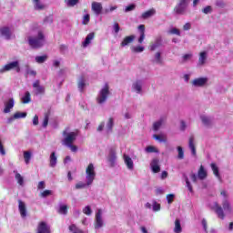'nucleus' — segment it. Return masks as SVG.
Returning <instances> with one entry per match:
<instances>
[{
    "mask_svg": "<svg viewBox=\"0 0 233 233\" xmlns=\"http://www.w3.org/2000/svg\"><path fill=\"white\" fill-rule=\"evenodd\" d=\"M124 162L128 170H134V160L127 154H124Z\"/></svg>",
    "mask_w": 233,
    "mask_h": 233,
    "instance_id": "obj_25",
    "label": "nucleus"
},
{
    "mask_svg": "<svg viewBox=\"0 0 233 233\" xmlns=\"http://www.w3.org/2000/svg\"><path fill=\"white\" fill-rule=\"evenodd\" d=\"M15 105V100H14V98H9L7 101L4 102V114H10Z\"/></svg>",
    "mask_w": 233,
    "mask_h": 233,
    "instance_id": "obj_15",
    "label": "nucleus"
},
{
    "mask_svg": "<svg viewBox=\"0 0 233 233\" xmlns=\"http://www.w3.org/2000/svg\"><path fill=\"white\" fill-rule=\"evenodd\" d=\"M153 212H159L161 210V204L157 203L156 200L152 201Z\"/></svg>",
    "mask_w": 233,
    "mask_h": 233,
    "instance_id": "obj_43",
    "label": "nucleus"
},
{
    "mask_svg": "<svg viewBox=\"0 0 233 233\" xmlns=\"http://www.w3.org/2000/svg\"><path fill=\"white\" fill-rule=\"evenodd\" d=\"M184 178H185V181H186V185L187 187V189L189 190V192L193 193L194 190L192 189V184H190V180H188V177L185 176L184 175Z\"/></svg>",
    "mask_w": 233,
    "mask_h": 233,
    "instance_id": "obj_51",
    "label": "nucleus"
},
{
    "mask_svg": "<svg viewBox=\"0 0 233 233\" xmlns=\"http://www.w3.org/2000/svg\"><path fill=\"white\" fill-rule=\"evenodd\" d=\"M134 39H136V35H131L129 36H126L124 40L121 42L120 46H128L130 43H134Z\"/></svg>",
    "mask_w": 233,
    "mask_h": 233,
    "instance_id": "obj_28",
    "label": "nucleus"
},
{
    "mask_svg": "<svg viewBox=\"0 0 233 233\" xmlns=\"http://www.w3.org/2000/svg\"><path fill=\"white\" fill-rule=\"evenodd\" d=\"M88 23H90V15H85L83 17L82 24L88 25Z\"/></svg>",
    "mask_w": 233,
    "mask_h": 233,
    "instance_id": "obj_59",
    "label": "nucleus"
},
{
    "mask_svg": "<svg viewBox=\"0 0 233 233\" xmlns=\"http://www.w3.org/2000/svg\"><path fill=\"white\" fill-rule=\"evenodd\" d=\"M57 166V156L56 155V152H52L49 157V167L51 168H56Z\"/></svg>",
    "mask_w": 233,
    "mask_h": 233,
    "instance_id": "obj_26",
    "label": "nucleus"
},
{
    "mask_svg": "<svg viewBox=\"0 0 233 233\" xmlns=\"http://www.w3.org/2000/svg\"><path fill=\"white\" fill-rule=\"evenodd\" d=\"M86 86V84L85 83V77L81 76L78 80V88L80 92H83V88H85V86Z\"/></svg>",
    "mask_w": 233,
    "mask_h": 233,
    "instance_id": "obj_46",
    "label": "nucleus"
},
{
    "mask_svg": "<svg viewBox=\"0 0 233 233\" xmlns=\"http://www.w3.org/2000/svg\"><path fill=\"white\" fill-rule=\"evenodd\" d=\"M207 83H208V77H198V78H195L191 84H192V86H195L197 88H201L205 86Z\"/></svg>",
    "mask_w": 233,
    "mask_h": 233,
    "instance_id": "obj_13",
    "label": "nucleus"
},
{
    "mask_svg": "<svg viewBox=\"0 0 233 233\" xmlns=\"http://www.w3.org/2000/svg\"><path fill=\"white\" fill-rule=\"evenodd\" d=\"M27 41L31 48H41L45 45V35L38 31L36 35L28 36Z\"/></svg>",
    "mask_w": 233,
    "mask_h": 233,
    "instance_id": "obj_1",
    "label": "nucleus"
},
{
    "mask_svg": "<svg viewBox=\"0 0 233 233\" xmlns=\"http://www.w3.org/2000/svg\"><path fill=\"white\" fill-rule=\"evenodd\" d=\"M105 225V221L103 220V210L98 209L95 216V228H101Z\"/></svg>",
    "mask_w": 233,
    "mask_h": 233,
    "instance_id": "obj_11",
    "label": "nucleus"
},
{
    "mask_svg": "<svg viewBox=\"0 0 233 233\" xmlns=\"http://www.w3.org/2000/svg\"><path fill=\"white\" fill-rule=\"evenodd\" d=\"M174 194H169L167 196V203L170 205L174 201Z\"/></svg>",
    "mask_w": 233,
    "mask_h": 233,
    "instance_id": "obj_63",
    "label": "nucleus"
},
{
    "mask_svg": "<svg viewBox=\"0 0 233 233\" xmlns=\"http://www.w3.org/2000/svg\"><path fill=\"white\" fill-rule=\"evenodd\" d=\"M105 125H106V127H105ZM114 125H115L114 117H109L106 124L105 122H101L98 125V127L96 130L97 132H103V130H105L106 134H112V132H114Z\"/></svg>",
    "mask_w": 233,
    "mask_h": 233,
    "instance_id": "obj_4",
    "label": "nucleus"
},
{
    "mask_svg": "<svg viewBox=\"0 0 233 233\" xmlns=\"http://www.w3.org/2000/svg\"><path fill=\"white\" fill-rule=\"evenodd\" d=\"M211 208L215 210L216 214L220 219H225V212L223 211V208H221L218 202L213 203Z\"/></svg>",
    "mask_w": 233,
    "mask_h": 233,
    "instance_id": "obj_17",
    "label": "nucleus"
},
{
    "mask_svg": "<svg viewBox=\"0 0 233 233\" xmlns=\"http://www.w3.org/2000/svg\"><path fill=\"white\" fill-rule=\"evenodd\" d=\"M183 231V228H181V220L177 218L175 220V228H174V232L175 233H181Z\"/></svg>",
    "mask_w": 233,
    "mask_h": 233,
    "instance_id": "obj_35",
    "label": "nucleus"
},
{
    "mask_svg": "<svg viewBox=\"0 0 233 233\" xmlns=\"http://www.w3.org/2000/svg\"><path fill=\"white\" fill-rule=\"evenodd\" d=\"M94 37H96V35L94 33H89L85 41L82 43V46L84 48H86V46H88V45H90V43H92V41H94Z\"/></svg>",
    "mask_w": 233,
    "mask_h": 233,
    "instance_id": "obj_27",
    "label": "nucleus"
},
{
    "mask_svg": "<svg viewBox=\"0 0 233 233\" xmlns=\"http://www.w3.org/2000/svg\"><path fill=\"white\" fill-rule=\"evenodd\" d=\"M109 96H110V86H108V84H105L104 86L100 89L96 96V103L98 105H105Z\"/></svg>",
    "mask_w": 233,
    "mask_h": 233,
    "instance_id": "obj_2",
    "label": "nucleus"
},
{
    "mask_svg": "<svg viewBox=\"0 0 233 233\" xmlns=\"http://www.w3.org/2000/svg\"><path fill=\"white\" fill-rule=\"evenodd\" d=\"M14 117L15 119H25L26 117V112H15Z\"/></svg>",
    "mask_w": 233,
    "mask_h": 233,
    "instance_id": "obj_44",
    "label": "nucleus"
},
{
    "mask_svg": "<svg viewBox=\"0 0 233 233\" xmlns=\"http://www.w3.org/2000/svg\"><path fill=\"white\" fill-rule=\"evenodd\" d=\"M91 9L96 15H100V14L103 12V4L99 2H92Z\"/></svg>",
    "mask_w": 233,
    "mask_h": 233,
    "instance_id": "obj_18",
    "label": "nucleus"
},
{
    "mask_svg": "<svg viewBox=\"0 0 233 233\" xmlns=\"http://www.w3.org/2000/svg\"><path fill=\"white\" fill-rule=\"evenodd\" d=\"M46 59H48V56H46V55L35 56V61H36V63H39V64L45 63V61H46Z\"/></svg>",
    "mask_w": 233,
    "mask_h": 233,
    "instance_id": "obj_50",
    "label": "nucleus"
},
{
    "mask_svg": "<svg viewBox=\"0 0 233 233\" xmlns=\"http://www.w3.org/2000/svg\"><path fill=\"white\" fill-rule=\"evenodd\" d=\"M203 14L208 15V14H212L213 9L211 5H207L206 7H204L202 9Z\"/></svg>",
    "mask_w": 233,
    "mask_h": 233,
    "instance_id": "obj_55",
    "label": "nucleus"
},
{
    "mask_svg": "<svg viewBox=\"0 0 233 233\" xmlns=\"http://www.w3.org/2000/svg\"><path fill=\"white\" fill-rule=\"evenodd\" d=\"M26 74L28 76H37V73L35 70L31 69V68H27L26 69Z\"/></svg>",
    "mask_w": 233,
    "mask_h": 233,
    "instance_id": "obj_61",
    "label": "nucleus"
},
{
    "mask_svg": "<svg viewBox=\"0 0 233 233\" xmlns=\"http://www.w3.org/2000/svg\"><path fill=\"white\" fill-rule=\"evenodd\" d=\"M30 101H32V98L30 97V92L26 91L25 96L22 97V103H24V105H26L30 103Z\"/></svg>",
    "mask_w": 233,
    "mask_h": 233,
    "instance_id": "obj_40",
    "label": "nucleus"
},
{
    "mask_svg": "<svg viewBox=\"0 0 233 233\" xmlns=\"http://www.w3.org/2000/svg\"><path fill=\"white\" fill-rule=\"evenodd\" d=\"M177 159H185V151H183V147L181 146H178L177 147Z\"/></svg>",
    "mask_w": 233,
    "mask_h": 233,
    "instance_id": "obj_42",
    "label": "nucleus"
},
{
    "mask_svg": "<svg viewBox=\"0 0 233 233\" xmlns=\"http://www.w3.org/2000/svg\"><path fill=\"white\" fill-rule=\"evenodd\" d=\"M10 70H15L17 74L21 72V66H19V61H13L10 62L6 65H5L1 69H0V74H5V72H10Z\"/></svg>",
    "mask_w": 233,
    "mask_h": 233,
    "instance_id": "obj_7",
    "label": "nucleus"
},
{
    "mask_svg": "<svg viewBox=\"0 0 233 233\" xmlns=\"http://www.w3.org/2000/svg\"><path fill=\"white\" fill-rule=\"evenodd\" d=\"M215 5L219 8H225V2H223V0H217Z\"/></svg>",
    "mask_w": 233,
    "mask_h": 233,
    "instance_id": "obj_60",
    "label": "nucleus"
},
{
    "mask_svg": "<svg viewBox=\"0 0 233 233\" xmlns=\"http://www.w3.org/2000/svg\"><path fill=\"white\" fill-rule=\"evenodd\" d=\"M150 168L154 174H157L158 172H161V167L159 166V159L153 158L150 163Z\"/></svg>",
    "mask_w": 233,
    "mask_h": 233,
    "instance_id": "obj_19",
    "label": "nucleus"
},
{
    "mask_svg": "<svg viewBox=\"0 0 233 233\" xmlns=\"http://www.w3.org/2000/svg\"><path fill=\"white\" fill-rule=\"evenodd\" d=\"M0 154L1 156H6V151L5 150V146L3 145V140H1V137H0Z\"/></svg>",
    "mask_w": 233,
    "mask_h": 233,
    "instance_id": "obj_57",
    "label": "nucleus"
},
{
    "mask_svg": "<svg viewBox=\"0 0 233 233\" xmlns=\"http://www.w3.org/2000/svg\"><path fill=\"white\" fill-rule=\"evenodd\" d=\"M66 6L68 7H74L77 3H79V0H67L66 2Z\"/></svg>",
    "mask_w": 233,
    "mask_h": 233,
    "instance_id": "obj_53",
    "label": "nucleus"
},
{
    "mask_svg": "<svg viewBox=\"0 0 233 233\" xmlns=\"http://www.w3.org/2000/svg\"><path fill=\"white\" fill-rule=\"evenodd\" d=\"M162 43H163V39H161V37H157L155 39V41L150 44L149 50L151 52L157 50V48H159V46H161Z\"/></svg>",
    "mask_w": 233,
    "mask_h": 233,
    "instance_id": "obj_22",
    "label": "nucleus"
},
{
    "mask_svg": "<svg viewBox=\"0 0 233 233\" xmlns=\"http://www.w3.org/2000/svg\"><path fill=\"white\" fill-rule=\"evenodd\" d=\"M96 179V167L90 163L86 168V181L87 185H92Z\"/></svg>",
    "mask_w": 233,
    "mask_h": 233,
    "instance_id": "obj_5",
    "label": "nucleus"
},
{
    "mask_svg": "<svg viewBox=\"0 0 233 233\" xmlns=\"http://www.w3.org/2000/svg\"><path fill=\"white\" fill-rule=\"evenodd\" d=\"M49 118H50V114L46 113L45 117H44V121H43V124H42V127H44V128H46L48 127V119Z\"/></svg>",
    "mask_w": 233,
    "mask_h": 233,
    "instance_id": "obj_49",
    "label": "nucleus"
},
{
    "mask_svg": "<svg viewBox=\"0 0 233 233\" xmlns=\"http://www.w3.org/2000/svg\"><path fill=\"white\" fill-rule=\"evenodd\" d=\"M200 119L205 127H210L213 123L212 117L207 116H201Z\"/></svg>",
    "mask_w": 233,
    "mask_h": 233,
    "instance_id": "obj_33",
    "label": "nucleus"
},
{
    "mask_svg": "<svg viewBox=\"0 0 233 233\" xmlns=\"http://www.w3.org/2000/svg\"><path fill=\"white\" fill-rule=\"evenodd\" d=\"M168 34H172L173 35H181V32L179 29L173 27L168 31Z\"/></svg>",
    "mask_w": 233,
    "mask_h": 233,
    "instance_id": "obj_54",
    "label": "nucleus"
},
{
    "mask_svg": "<svg viewBox=\"0 0 233 233\" xmlns=\"http://www.w3.org/2000/svg\"><path fill=\"white\" fill-rule=\"evenodd\" d=\"M63 139L62 145L64 147H68L69 145H74L76 140L77 139V133L76 132H68L67 130L63 131Z\"/></svg>",
    "mask_w": 233,
    "mask_h": 233,
    "instance_id": "obj_3",
    "label": "nucleus"
},
{
    "mask_svg": "<svg viewBox=\"0 0 233 233\" xmlns=\"http://www.w3.org/2000/svg\"><path fill=\"white\" fill-rule=\"evenodd\" d=\"M164 123H165V118H160L159 120H157L153 124V130H155V132H157V130H159L161 127H163Z\"/></svg>",
    "mask_w": 233,
    "mask_h": 233,
    "instance_id": "obj_34",
    "label": "nucleus"
},
{
    "mask_svg": "<svg viewBox=\"0 0 233 233\" xmlns=\"http://www.w3.org/2000/svg\"><path fill=\"white\" fill-rule=\"evenodd\" d=\"M91 184H88V181L86 180L85 182H78L76 184L75 188L76 190H81V188H86L87 187H90Z\"/></svg>",
    "mask_w": 233,
    "mask_h": 233,
    "instance_id": "obj_37",
    "label": "nucleus"
},
{
    "mask_svg": "<svg viewBox=\"0 0 233 233\" xmlns=\"http://www.w3.org/2000/svg\"><path fill=\"white\" fill-rule=\"evenodd\" d=\"M13 172L15 174V178L17 181L18 185H20V187H23L25 185V177H23V176H21V174H19L17 170H14Z\"/></svg>",
    "mask_w": 233,
    "mask_h": 233,
    "instance_id": "obj_30",
    "label": "nucleus"
},
{
    "mask_svg": "<svg viewBox=\"0 0 233 233\" xmlns=\"http://www.w3.org/2000/svg\"><path fill=\"white\" fill-rule=\"evenodd\" d=\"M138 31L140 33V35H145V25H138Z\"/></svg>",
    "mask_w": 233,
    "mask_h": 233,
    "instance_id": "obj_62",
    "label": "nucleus"
},
{
    "mask_svg": "<svg viewBox=\"0 0 233 233\" xmlns=\"http://www.w3.org/2000/svg\"><path fill=\"white\" fill-rule=\"evenodd\" d=\"M163 53L161 51H157L154 54L152 58V63L155 65H163V56H161Z\"/></svg>",
    "mask_w": 233,
    "mask_h": 233,
    "instance_id": "obj_23",
    "label": "nucleus"
},
{
    "mask_svg": "<svg viewBox=\"0 0 233 233\" xmlns=\"http://www.w3.org/2000/svg\"><path fill=\"white\" fill-rule=\"evenodd\" d=\"M35 10H43L45 5L41 3V0H33Z\"/></svg>",
    "mask_w": 233,
    "mask_h": 233,
    "instance_id": "obj_39",
    "label": "nucleus"
},
{
    "mask_svg": "<svg viewBox=\"0 0 233 233\" xmlns=\"http://www.w3.org/2000/svg\"><path fill=\"white\" fill-rule=\"evenodd\" d=\"M192 57H194V54L187 53L181 56L180 63L182 65H185L186 63H188V61H192Z\"/></svg>",
    "mask_w": 233,
    "mask_h": 233,
    "instance_id": "obj_29",
    "label": "nucleus"
},
{
    "mask_svg": "<svg viewBox=\"0 0 233 233\" xmlns=\"http://www.w3.org/2000/svg\"><path fill=\"white\" fill-rule=\"evenodd\" d=\"M133 10H136V5L131 4V5H127V6H126V8H125L124 11H125L126 14H127V13H128V12H132Z\"/></svg>",
    "mask_w": 233,
    "mask_h": 233,
    "instance_id": "obj_56",
    "label": "nucleus"
},
{
    "mask_svg": "<svg viewBox=\"0 0 233 233\" xmlns=\"http://www.w3.org/2000/svg\"><path fill=\"white\" fill-rule=\"evenodd\" d=\"M67 148H70L71 152H77L76 146H74L73 144H69V146H66Z\"/></svg>",
    "mask_w": 233,
    "mask_h": 233,
    "instance_id": "obj_64",
    "label": "nucleus"
},
{
    "mask_svg": "<svg viewBox=\"0 0 233 233\" xmlns=\"http://www.w3.org/2000/svg\"><path fill=\"white\" fill-rule=\"evenodd\" d=\"M131 52H134L135 54H141V52H145V47L141 46H132Z\"/></svg>",
    "mask_w": 233,
    "mask_h": 233,
    "instance_id": "obj_41",
    "label": "nucleus"
},
{
    "mask_svg": "<svg viewBox=\"0 0 233 233\" xmlns=\"http://www.w3.org/2000/svg\"><path fill=\"white\" fill-rule=\"evenodd\" d=\"M211 168H212L213 174L216 176V177H218V179H219V181H221V176L219 175V168L218 167V166L216 164L212 163Z\"/></svg>",
    "mask_w": 233,
    "mask_h": 233,
    "instance_id": "obj_36",
    "label": "nucleus"
},
{
    "mask_svg": "<svg viewBox=\"0 0 233 233\" xmlns=\"http://www.w3.org/2000/svg\"><path fill=\"white\" fill-rule=\"evenodd\" d=\"M36 233H52L50 231V226L46 224V222H40L37 227V232Z\"/></svg>",
    "mask_w": 233,
    "mask_h": 233,
    "instance_id": "obj_21",
    "label": "nucleus"
},
{
    "mask_svg": "<svg viewBox=\"0 0 233 233\" xmlns=\"http://www.w3.org/2000/svg\"><path fill=\"white\" fill-rule=\"evenodd\" d=\"M107 162L111 167H114L116 165H117V155L116 153V149H109V153L107 155Z\"/></svg>",
    "mask_w": 233,
    "mask_h": 233,
    "instance_id": "obj_10",
    "label": "nucleus"
},
{
    "mask_svg": "<svg viewBox=\"0 0 233 233\" xmlns=\"http://www.w3.org/2000/svg\"><path fill=\"white\" fill-rule=\"evenodd\" d=\"M18 210L20 212L21 218H26L27 211H26V204L23 200H18Z\"/></svg>",
    "mask_w": 233,
    "mask_h": 233,
    "instance_id": "obj_20",
    "label": "nucleus"
},
{
    "mask_svg": "<svg viewBox=\"0 0 233 233\" xmlns=\"http://www.w3.org/2000/svg\"><path fill=\"white\" fill-rule=\"evenodd\" d=\"M83 213L86 214V216H92V208L90 206H86L83 208Z\"/></svg>",
    "mask_w": 233,
    "mask_h": 233,
    "instance_id": "obj_52",
    "label": "nucleus"
},
{
    "mask_svg": "<svg viewBox=\"0 0 233 233\" xmlns=\"http://www.w3.org/2000/svg\"><path fill=\"white\" fill-rule=\"evenodd\" d=\"M48 196H52V190L46 189L41 193V198H48Z\"/></svg>",
    "mask_w": 233,
    "mask_h": 233,
    "instance_id": "obj_58",
    "label": "nucleus"
},
{
    "mask_svg": "<svg viewBox=\"0 0 233 233\" xmlns=\"http://www.w3.org/2000/svg\"><path fill=\"white\" fill-rule=\"evenodd\" d=\"M24 159L25 165L30 163V159H32V153L30 151H24Z\"/></svg>",
    "mask_w": 233,
    "mask_h": 233,
    "instance_id": "obj_38",
    "label": "nucleus"
},
{
    "mask_svg": "<svg viewBox=\"0 0 233 233\" xmlns=\"http://www.w3.org/2000/svg\"><path fill=\"white\" fill-rule=\"evenodd\" d=\"M222 207L225 212H227L228 214H230L232 212V206H230V202H228V199L226 198L222 201Z\"/></svg>",
    "mask_w": 233,
    "mask_h": 233,
    "instance_id": "obj_32",
    "label": "nucleus"
},
{
    "mask_svg": "<svg viewBox=\"0 0 233 233\" xmlns=\"http://www.w3.org/2000/svg\"><path fill=\"white\" fill-rule=\"evenodd\" d=\"M0 37L6 41H10V39H12V28L8 26L0 27Z\"/></svg>",
    "mask_w": 233,
    "mask_h": 233,
    "instance_id": "obj_12",
    "label": "nucleus"
},
{
    "mask_svg": "<svg viewBox=\"0 0 233 233\" xmlns=\"http://www.w3.org/2000/svg\"><path fill=\"white\" fill-rule=\"evenodd\" d=\"M189 0H180L175 6L174 12L177 15H185L187 14V8H188Z\"/></svg>",
    "mask_w": 233,
    "mask_h": 233,
    "instance_id": "obj_6",
    "label": "nucleus"
},
{
    "mask_svg": "<svg viewBox=\"0 0 233 233\" xmlns=\"http://www.w3.org/2000/svg\"><path fill=\"white\" fill-rule=\"evenodd\" d=\"M145 86V80L137 79L132 83L131 90L135 94H138L139 96H143V87Z\"/></svg>",
    "mask_w": 233,
    "mask_h": 233,
    "instance_id": "obj_8",
    "label": "nucleus"
},
{
    "mask_svg": "<svg viewBox=\"0 0 233 233\" xmlns=\"http://www.w3.org/2000/svg\"><path fill=\"white\" fill-rule=\"evenodd\" d=\"M153 15H156V9L152 8L148 11L144 12L141 15V18L142 19H150V17H152Z\"/></svg>",
    "mask_w": 233,
    "mask_h": 233,
    "instance_id": "obj_31",
    "label": "nucleus"
},
{
    "mask_svg": "<svg viewBox=\"0 0 233 233\" xmlns=\"http://www.w3.org/2000/svg\"><path fill=\"white\" fill-rule=\"evenodd\" d=\"M146 152H147V154H157L159 153V150H157V148H156V147L154 146H148L147 147H146Z\"/></svg>",
    "mask_w": 233,
    "mask_h": 233,
    "instance_id": "obj_47",
    "label": "nucleus"
},
{
    "mask_svg": "<svg viewBox=\"0 0 233 233\" xmlns=\"http://www.w3.org/2000/svg\"><path fill=\"white\" fill-rule=\"evenodd\" d=\"M208 59V52L202 51L198 54V66H205L207 60Z\"/></svg>",
    "mask_w": 233,
    "mask_h": 233,
    "instance_id": "obj_14",
    "label": "nucleus"
},
{
    "mask_svg": "<svg viewBox=\"0 0 233 233\" xmlns=\"http://www.w3.org/2000/svg\"><path fill=\"white\" fill-rule=\"evenodd\" d=\"M58 214H63L64 216H66L68 214V208L66 205H61L58 209Z\"/></svg>",
    "mask_w": 233,
    "mask_h": 233,
    "instance_id": "obj_45",
    "label": "nucleus"
},
{
    "mask_svg": "<svg viewBox=\"0 0 233 233\" xmlns=\"http://www.w3.org/2000/svg\"><path fill=\"white\" fill-rule=\"evenodd\" d=\"M188 147L191 150L192 156L194 157H196V156H197V152H196V139L194 138V137H189Z\"/></svg>",
    "mask_w": 233,
    "mask_h": 233,
    "instance_id": "obj_24",
    "label": "nucleus"
},
{
    "mask_svg": "<svg viewBox=\"0 0 233 233\" xmlns=\"http://www.w3.org/2000/svg\"><path fill=\"white\" fill-rule=\"evenodd\" d=\"M189 177L193 183H198V179L203 181V179H207V170H205L203 166H200L198 175H196V173H191Z\"/></svg>",
    "mask_w": 233,
    "mask_h": 233,
    "instance_id": "obj_9",
    "label": "nucleus"
},
{
    "mask_svg": "<svg viewBox=\"0 0 233 233\" xmlns=\"http://www.w3.org/2000/svg\"><path fill=\"white\" fill-rule=\"evenodd\" d=\"M33 88H35V96H41L45 94V86H41V82L39 80H35L33 83Z\"/></svg>",
    "mask_w": 233,
    "mask_h": 233,
    "instance_id": "obj_16",
    "label": "nucleus"
},
{
    "mask_svg": "<svg viewBox=\"0 0 233 233\" xmlns=\"http://www.w3.org/2000/svg\"><path fill=\"white\" fill-rule=\"evenodd\" d=\"M69 230L72 233H84L83 230H81L79 228H77V226H76L74 224L69 226Z\"/></svg>",
    "mask_w": 233,
    "mask_h": 233,
    "instance_id": "obj_48",
    "label": "nucleus"
}]
</instances>
